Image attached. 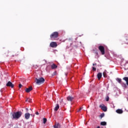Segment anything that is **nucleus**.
Masks as SVG:
<instances>
[{
    "label": "nucleus",
    "mask_w": 128,
    "mask_h": 128,
    "mask_svg": "<svg viewBox=\"0 0 128 128\" xmlns=\"http://www.w3.org/2000/svg\"><path fill=\"white\" fill-rule=\"evenodd\" d=\"M6 86H9V88H14V85L10 82H8L6 84Z\"/></svg>",
    "instance_id": "5"
},
{
    "label": "nucleus",
    "mask_w": 128,
    "mask_h": 128,
    "mask_svg": "<svg viewBox=\"0 0 128 128\" xmlns=\"http://www.w3.org/2000/svg\"><path fill=\"white\" fill-rule=\"evenodd\" d=\"M19 88H22V84H20Z\"/></svg>",
    "instance_id": "25"
},
{
    "label": "nucleus",
    "mask_w": 128,
    "mask_h": 128,
    "mask_svg": "<svg viewBox=\"0 0 128 128\" xmlns=\"http://www.w3.org/2000/svg\"><path fill=\"white\" fill-rule=\"evenodd\" d=\"M15 56H18V54L17 55H15Z\"/></svg>",
    "instance_id": "32"
},
{
    "label": "nucleus",
    "mask_w": 128,
    "mask_h": 128,
    "mask_svg": "<svg viewBox=\"0 0 128 128\" xmlns=\"http://www.w3.org/2000/svg\"><path fill=\"white\" fill-rule=\"evenodd\" d=\"M50 48H56L58 46V44L56 42H51L50 43Z\"/></svg>",
    "instance_id": "6"
},
{
    "label": "nucleus",
    "mask_w": 128,
    "mask_h": 128,
    "mask_svg": "<svg viewBox=\"0 0 128 128\" xmlns=\"http://www.w3.org/2000/svg\"><path fill=\"white\" fill-rule=\"evenodd\" d=\"M46 121H47V120L46 118H43V122L44 124H46Z\"/></svg>",
    "instance_id": "21"
},
{
    "label": "nucleus",
    "mask_w": 128,
    "mask_h": 128,
    "mask_svg": "<svg viewBox=\"0 0 128 128\" xmlns=\"http://www.w3.org/2000/svg\"><path fill=\"white\" fill-rule=\"evenodd\" d=\"M58 108H60V105L57 104L54 108V110H55V112H57V110H58Z\"/></svg>",
    "instance_id": "15"
},
{
    "label": "nucleus",
    "mask_w": 128,
    "mask_h": 128,
    "mask_svg": "<svg viewBox=\"0 0 128 128\" xmlns=\"http://www.w3.org/2000/svg\"><path fill=\"white\" fill-rule=\"evenodd\" d=\"M56 72H54V74H53V76H56Z\"/></svg>",
    "instance_id": "27"
},
{
    "label": "nucleus",
    "mask_w": 128,
    "mask_h": 128,
    "mask_svg": "<svg viewBox=\"0 0 128 128\" xmlns=\"http://www.w3.org/2000/svg\"><path fill=\"white\" fill-rule=\"evenodd\" d=\"M126 40H128V36L126 37Z\"/></svg>",
    "instance_id": "29"
},
{
    "label": "nucleus",
    "mask_w": 128,
    "mask_h": 128,
    "mask_svg": "<svg viewBox=\"0 0 128 128\" xmlns=\"http://www.w3.org/2000/svg\"><path fill=\"white\" fill-rule=\"evenodd\" d=\"M92 70L93 72H96V68L94 67H92Z\"/></svg>",
    "instance_id": "23"
},
{
    "label": "nucleus",
    "mask_w": 128,
    "mask_h": 128,
    "mask_svg": "<svg viewBox=\"0 0 128 128\" xmlns=\"http://www.w3.org/2000/svg\"><path fill=\"white\" fill-rule=\"evenodd\" d=\"M30 117V113H26L24 114L25 120H28Z\"/></svg>",
    "instance_id": "9"
},
{
    "label": "nucleus",
    "mask_w": 128,
    "mask_h": 128,
    "mask_svg": "<svg viewBox=\"0 0 128 128\" xmlns=\"http://www.w3.org/2000/svg\"><path fill=\"white\" fill-rule=\"evenodd\" d=\"M99 50H100L102 54L104 55L106 54V52L104 50V47L102 46H100L98 48Z\"/></svg>",
    "instance_id": "4"
},
{
    "label": "nucleus",
    "mask_w": 128,
    "mask_h": 128,
    "mask_svg": "<svg viewBox=\"0 0 128 128\" xmlns=\"http://www.w3.org/2000/svg\"><path fill=\"white\" fill-rule=\"evenodd\" d=\"M92 66H96V63L93 64H92Z\"/></svg>",
    "instance_id": "30"
},
{
    "label": "nucleus",
    "mask_w": 128,
    "mask_h": 128,
    "mask_svg": "<svg viewBox=\"0 0 128 128\" xmlns=\"http://www.w3.org/2000/svg\"><path fill=\"white\" fill-rule=\"evenodd\" d=\"M101 126H106V122H100Z\"/></svg>",
    "instance_id": "19"
},
{
    "label": "nucleus",
    "mask_w": 128,
    "mask_h": 128,
    "mask_svg": "<svg viewBox=\"0 0 128 128\" xmlns=\"http://www.w3.org/2000/svg\"><path fill=\"white\" fill-rule=\"evenodd\" d=\"M123 80H126V84L127 86H128V77H124L123 78Z\"/></svg>",
    "instance_id": "16"
},
{
    "label": "nucleus",
    "mask_w": 128,
    "mask_h": 128,
    "mask_svg": "<svg viewBox=\"0 0 128 128\" xmlns=\"http://www.w3.org/2000/svg\"><path fill=\"white\" fill-rule=\"evenodd\" d=\"M22 115V112L19 111L17 112H14L12 114V120H18L20 116Z\"/></svg>",
    "instance_id": "1"
},
{
    "label": "nucleus",
    "mask_w": 128,
    "mask_h": 128,
    "mask_svg": "<svg viewBox=\"0 0 128 128\" xmlns=\"http://www.w3.org/2000/svg\"><path fill=\"white\" fill-rule=\"evenodd\" d=\"M116 82H118L119 84H122V80L120 78H117L116 79Z\"/></svg>",
    "instance_id": "18"
},
{
    "label": "nucleus",
    "mask_w": 128,
    "mask_h": 128,
    "mask_svg": "<svg viewBox=\"0 0 128 128\" xmlns=\"http://www.w3.org/2000/svg\"><path fill=\"white\" fill-rule=\"evenodd\" d=\"M32 86H30L28 88H26L25 90V92H32Z\"/></svg>",
    "instance_id": "10"
},
{
    "label": "nucleus",
    "mask_w": 128,
    "mask_h": 128,
    "mask_svg": "<svg viewBox=\"0 0 128 128\" xmlns=\"http://www.w3.org/2000/svg\"><path fill=\"white\" fill-rule=\"evenodd\" d=\"M54 128H60V124L58 123H56L54 126Z\"/></svg>",
    "instance_id": "12"
},
{
    "label": "nucleus",
    "mask_w": 128,
    "mask_h": 128,
    "mask_svg": "<svg viewBox=\"0 0 128 128\" xmlns=\"http://www.w3.org/2000/svg\"><path fill=\"white\" fill-rule=\"evenodd\" d=\"M99 106L104 112H106L108 110V108L104 105V106L100 105Z\"/></svg>",
    "instance_id": "7"
},
{
    "label": "nucleus",
    "mask_w": 128,
    "mask_h": 128,
    "mask_svg": "<svg viewBox=\"0 0 128 128\" xmlns=\"http://www.w3.org/2000/svg\"><path fill=\"white\" fill-rule=\"evenodd\" d=\"M108 100H110V98L108 96L106 98V102H108Z\"/></svg>",
    "instance_id": "24"
},
{
    "label": "nucleus",
    "mask_w": 128,
    "mask_h": 128,
    "mask_svg": "<svg viewBox=\"0 0 128 128\" xmlns=\"http://www.w3.org/2000/svg\"><path fill=\"white\" fill-rule=\"evenodd\" d=\"M51 68L52 70H54V68H58V66H56V64H54L52 65H51Z\"/></svg>",
    "instance_id": "13"
},
{
    "label": "nucleus",
    "mask_w": 128,
    "mask_h": 128,
    "mask_svg": "<svg viewBox=\"0 0 128 128\" xmlns=\"http://www.w3.org/2000/svg\"><path fill=\"white\" fill-rule=\"evenodd\" d=\"M116 112H117V114H122V112H124V111H122V109H118L116 110Z\"/></svg>",
    "instance_id": "14"
},
{
    "label": "nucleus",
    "mask_w": 128,
    "mask_h": 128,
    "mask_svg": "<svg viewBox=\"0 0 128 128\" xmlns=\"http://www.w3.org/2000/svg\"><path fill=\"white\" fill-rule=\"evenodd\" d=\"M81 110H82V108H80V109L78 110V112H80Z\"/></svg>",
    "instance_id": "26"
},
{
    "label": "nucleus",
    "mask_w": 128,
    "mask_h": 128,
    "mask_svg": "<svg viewBox=\"0 0 128 128\" xmlns=\"http://www.w3.org/2000/svg\"><path fill=\"white\" fill-rule=\"evenodd\" d=\"M26 102H32V99L30 98H28L26 100Z\"/></svg>",
    "instance_id": "20"
},
{
    "label": "nucleus",
    "mask_w": 128,
    "mask_h": 128,
    "mask_svg": "<svg viewBox=\"0 0 128 128\" xmlns=\"http://www.w3.org/2000/svg\"><path fill=\"white\" fill-rule=\"evenodd\" d=\"M50 38L52 40H54L55 38H58V32H54L50 34Z\"/></svg>",
    "instance_id": "3"
},
{
    "label": "nucleus",
    "mask_w": 128,
    "mask_h": 128,
    "mask_svg": "<svg viewBox=\"0 0 128 128\" xmlns=\"http://www.w3.org/2000/svg\"><path fill=\"white\" fill-rule=\"evenodd\" d=\"M104 113H102V114L100 115V119L102 120V118H104Z\"/></svg>",
    "instance_id": "22"
},
{
    "label": "nucleus",
    "mask_w": 128,
    "mask_h": 128,
    "mask_svg": "<svg viewBox=\"0 0 128 128\" xmlns=\"http://www.w3.org/2000/svg\"><path fill=\"white\" fill-rule=\"evenodd\" d=\"M102 72H99L97 74V78L98 80H100V78H102Z\"/></svg>",
    "instance_id": "11"
},
{
    "label": "nucleus",
    "mask_w": 128,
    "mask_h": 128,
    "mask_svg": "<svg viewBox=\"0 0 128 128\" xmlns=\"http://www.w3.org/2000/svg\"><path fill=\"white\" fill-rule=\"evenodd\" d=\"M66 100H68V102H72V100H74V98L72 97V96H68L66 98Z\"/></svg>",
    "instance_id": "8"
},
{
    "label": "nucleus",
    "mask_w": 128,
    "mask_h": 128,
    "mask_svg": "<svg viewBox=\"0 0 128 128\" xmlns=\"http://www.w3.org/2000/svg\"><path fill=\"white\" fill-rule=\"evenodd\" d=\"M103 76L104 78H106V70H104L103 72Z\"/></svg>",
    "instance_id": "17"
},
{
    "label": "nucleus",
    "mask_w": 128,
    "mask_h": 128,
    "mask_svg": "<svg viewBox=\"0 0 128 128\" xmlns=\"http://www.w3.org/2000/svg\"><path fill=\"white\" fill-rule=\"evenodd\" d=\"M36 114L37 116H38V112H36Z\"/></svg>",
    "instance_id": "28"
},
{
    "label": "nucleus",
    "mask_w": 128,
    "mask_h": 128,
    "mask_svg": "<svg viewBox=\"0 0 128 128\" xmlns=\"http://www.w3.org/2000/svg\"><path fill=\"white\" fill-rule=\"evenodd\" d=\"M27 112L28 110V108H26Z\"/></svg>",
    "instance_id": "31"
},
{
    "label": "nucleus",
    "mask_w": 128,
    "mask_h": 128,
    "mask_svg": "<svg viewBox=\"0 0 128 128\" xmlns=\"http://www.w3.org/2000/svg\"><path fill=\"white\" fill-rule=\"evenodd\" d=\"M45 80L44 78L42 77L40 78H35V82L36 84H42L44 82Z\"/></svg>",
    "instance_id": "2"
}]
</instances>
